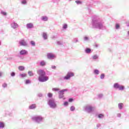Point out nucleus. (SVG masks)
Masks as SVG:
<instances>
[{"mask_svg":"<svg viewBox=\"0 0 129 129\" xmlns=\"http://www.w3.org/2000/svg\"><path fill=\"white\" fill-rule=\"evenodd\" d=\"M98 55L95 54L92 56V59L93 60H97V59H98Z\"/></svg>","mask_w":129,"mask_h":129,"instance_id":"nucleus-22","label":"nucleus"},{"mask_svg":"<svg viewBox=\"0 0 129 129\" xmlns=\"http://www.w3.org/2000/svg\"><path fill=\"white\" fill-rule=\"evenodd\" d=\"M34 27V25L33 24V23H28L26 25V28L27 29H32V28H33Z\"/></svg>","mask_w":129,"mask_h":129,"instance_id":"nucleus-14","label":"nucleus"},{"mask_svg":"<svg viewBox=\"0 0 129 129\" xmlns=\"http://www.w3.org/2000/svg\"><path fill=\"white\" fill-rule=\"evenodd\" d=\"M100 124H97V127H100Z\"/></svg>","mask_w":129,"mask_h":129,"instance_id":"nucleus-50","label":"nucleus"},{"mask_svg":"<svg viewBox=\"0 0 129 129\" xmlns=\"http://www.w3.org/2000/svg\"><path fill=\"white\" fill-rule=\"evenodd\" d=\"M4 127H5V123L0 122V128H4Z\"/></svg>","mask_w":129,"mask_h":129,"instance_id":"nucleus-25","label":"nucleus"},{"mask_svg":"<svg viewBox=\"0 0 129 129\" xmlns=\"http://www.w3.org/2000/svg\"><path fill=\"white\" fill-rule=\"evenodd\" d=\"M104 77H105V75H104V74H101V75H100L101 79H104Z\"/></svg>","mask_w":129,"mask_h":129,"instance_id":"nucleus-36","label":"nucleus"},{"mask_svg":"<svg viewBox=\"0 0 129 129\" xmlns=\"http://www.w3.org/2000/svg\"><path fill=\"white\" fill-rule=\"evenodd\" d=\"M99 3V1H98L96 2L97 4H98Z\"/></svg>","mask_w":129,"mask_h":129,"instance_id":"nucleus-52","label":"nucleus"},{"mask_svg":"<svg viewBox=\"0 0 129 129\" xmlns=\"http://www.w3.org/2000/svg\"><path fill=\"white\" fill-rule=\"evenodd\" d=\"M52 90V91H60V89L58 88H53Z\"/></svg>","mask_w":129,"mask_h":129,"instance_id":"nucleus-29","label":"nucleus"},{"mask_svg":"<svg viewBox=\"0 0 129 129\" xmlns=\"http://www.w3.org/2000/svg\"><path fill=\"white\" fill-rule=\"evenodd\" d=\"M3 74H4V73L0 72V77H2Z\"/></svg>","mask_w":129,"mask_h":129,"instance_id":"nucleus-49","label":"nucleus"},{"mask_svg":"<svg viewBox=\"0 0 129 129\" xmlns=\"http://www.w3.org/2000/svg\"><path fill=\"white\" fill-rule=\"evenodd\" d=\"M39 65L41 67H44V66H46V65H47V62L45 60H41L39 62Z\"/></svg>","mask_w":129,"mask_h":129,"instance_id":"nucleus-13","label":"nucleus"},{"mask_svg":"<svg viewBox=\"0 0 129 129\" xmlns=\"http://www.w3.org/2000/svg\"><path fill=\"white\" fill-rule=\"evenodd\" d=\"M37 96L38 97H43V94H42L41 93H39L37 94Z\"/></svg>","mask_w":129,"mask_h":129,"instance_id":"nucleus-40","label":"nucleus"},{"mask_svg":"<svg viewBox=\"0 0 129 129\" xmlns=\"http://www.w3.org/2000/svg\"><path fill=\"white\" fill-rule=\"evenodd\" d=\"M37 107L36 104H32L29 106V109H35Z\"/></svg>","mask_w":129,"mask_h":129,"instance_id":"nucleus-17","label":"nucleus"},{"mask_svg":"<svg viewBox=\"0 0 129 129\" xmlns=\"http://www.w3.org/2000/svg\"><path fill=\"white\" fill-rule=\"evenodd\" d=\"M98 97L99 98H102L103 97V94H99L98 95Z\"/></svg>","mask_w":129,"mask_h":129,"instance_id":"nucleus-39","label":"nucleus"},{"mask_svg":"<svg viewBox=\"0 0 129 129\" xmlns=\"http://www.w3.org/2000/svg\"><path fill=\"white\" fill-rule=\"evenodd\" d=\"M47 57L48 59L53 60V59H55L56 58V55L52 53H48L47 54Z\"/></svg>","mask_w":129,"mask_h":129,"instance_id":"nucleus-9","label":"nucleus"},{"mask_svg":"<svg viewBox=\"0 0 129 129\" xmlns=\"http://www.w3.org/2000/svg\"><path fill=\"white\" fill-rule=\"evenodd\" d=\"M28 75L29 76H34V73L31 71L28 72Z\"/></svg>","mask_w":129,"mask_h":129,"instance_id":"nucleus-31","label":"nucleus"},{"mask_svg":"<svg viewBox=\"0 0 129 129\" xmlns=\"http://www.w3.org/2000/svg\"><path fill=\"white\" fill-rule=\"evenodd\" d=\"M5 113L6 115H10V112L9 111H5Z\"/></svg>","mask_w":129,"mask_h":129,"instance_id":"nucleus-43","label":"nucleus"},{"mask_svg":"<svg viewBox=\"0 0 129 129\" xmlns=\"http://www.w3.org/2000/svg\"><path fill=\"white\" fill-rule=\"evenodd\" d=\"M67 27H68V25L66 24H64L62 27L63 29H67Z\"/></svg>","mask_w":129,"mask_h":129,"instance_id":"nucleus-41","label":"nucleus"},{"mask_svg":"<svg viewBox=\"0 0 129 129\" xmlns=\"http://www.w3.org/2000/svg\"><path fill=\"white\" fill-rule=\"evenodd\" d=\"M11 76L12 77H15V76H16V73H15L14 72H12L11 73Z\"/></svg>","mask_w":129,"mask_h":129,"instance_id":"nucleus-35","label":"nucleus"},{"mask_svg":"<svg viewBox=\"0 0 129 129\" xmlns=\"http://www.w3.org/2000/svg\"><path fill=\"white\" fill-rule=\"evenodd\" d=\"M42 38L44 40H47L48 39V35L45 32H43L42 35Z\"/></svg>","mask_w":129,"mask_h":129,"instance_id":"nucleus-15","label":"nucleus"},{"mask_svg":"<svg viewBox=\"0 0 129 129\" xmlns=\"http://www.w3.org/2000/svg\"><path fill=\"white\" fill-rule=\"evenodd\" d=\"M117 116L118 117H120L121 116V114L120 113H118V114H117Z\"/></svg>","mask_w":129,"mask_h":129,"instance_id":"nucleus-48","label":"nucleus"},{"mask_svg":"<svg viewBox=\"0 0 129 129\" xmlns=\"http://www.w3.org/2000/svg\"><path fill=\"white\" fill-rule=\"evenodd\" d=\"M58 45H61V42L60 41H57Z\"/></svg>","mask_w":129,"mask_h":129,"instance_id":"nucleus-51","label":"nucleus"},{"mask_svg":"<svg viewBox=\"0 0 129 129\" xmlns=\"http://www.w3.org/2000/svg\"><path fill=\"white\" fill-rule=\"evenodd\" d=\"M84 41H85V42H88V41H89V37L87 36H84Z\"/></svg>","mask_w":129,"mask_h":129,"instance_id":"nucleus-27","label":"nucleus"},{"mask_svg":"<svg viewBox=\"0 0 129 129\" xmlns=\"http://www.w3.org/2000/svg\"><path fill=\"white\" fill-rule=\"evenodd\" d=\"M115 30H119L120 29V25L118 23H116L115 24Z\"/></svg>","mask_w":129,"mask_h":129,"instance_id":"nucleus-18","label":"nucleus"},{"mask_svg":"<svg viewBox=\"0 0 129 129\" xmlns=\"http://www.w3.org/2000/svg\"><path fill=\"white\" fill-rule=\"evenodd\" d=\"M31 83V81L30 80H26L25 81V84H30Z\"/></svg>","mask_w":129,"mask_h":129,"instance_id":"nucleus-38","label":"nucleus"},{"mask_svg":"<svg viewBox=\"0 0 129 129\" xmlns=\"http://www.w3.org/2000/svg\"><path fill=\"white\" fill-rule=\"evenodd\" d=\"M69 102H72V101H73V99H72V98H70V99H69Z\"/></svg>","mask_w":129,"mask_h":129,"instance_id":"nucleus-47","label":"nucleus"},{"mask_svg":"<svg viewBox=\"0 0 129 129\" xmlns=\"http://www.w3.org/2000/svg\"><path fill=\"white\" fill-rule=\"evenodd\" d=\"M19 70H20V71H24V70H25V67H24L23 66H19L18 68Z\"/></svg>","mask_w":129,"mask_h":129,"instance_id":"nucleus-24","label":"nucleus"},{"mask_svg":"<svg viewBox=\"0 0 129 129\" xmlns=\"http://www.w3.org/2000/svg\"><path fill=\"white\" fill-rule=\"evenodd\" d=\"M73 42L76 44V43H78V42H79V39L78 38H74L73 40Z\"/></svg>","mask_w":129,"mask_h":129,"instance_id":"nucleus-23","label":"nucleus"},{"mask_svg":"<svg viewBox=\"0 0 129 129\" xmlns=\"http://www.w3.org/2000/svg\"><path fill=\"white\" fill-rule=\"evenodd\" d=\"M21 4L22 5H27V1H26V0H22L21 1Z\"/></svg>","mask_w":129,"mask_h":129,"instance_id":"nucleus-33","label":"nucleus"},{"mask_svg":"<svg viewBox=\"0 0 129 129\" xmlns=\"http://www.w3.org/2000/svg\"><path fill=\"white\" fill-rule=\"evenodd\" d=\"M11 28H12V29H14L15 30L16 29H17V28L19 27V24L16 23V22L14 21L11 23Z\"/></svg>","mask_w":129,"mask_h":129,"instance_id":"nucleus-11","label":"nucleus"},{"mask_svg":"<svg viewBox=\"0 0 129 129\" xmlns=\"http://www.w3.org/2000/svg\"><path fill=\"white\" fill-rule=\"evenodd\" d=\"M84 111H86L88 113H91L92 111H94V107L91 105H87L84 107Z\"/></svg>","mask_w":129,"mask_h":129,"instance_id":"nucleus-5","label":"nucleus"},{"mask_svg":"<svg viewBox=\"0 0 129 129\" xmlns=\"http://www.w3.org/2000/svg\"><path fill=\"white\" fill-rule=\"evenodd\" d=\"M2 45V42L0 41V46Z\"/></svg>","mask_w":129,"mask_h":129,"instance_id":"nucleus-53","label":"nucleus"},{"mask_svg":"<svg viewBox=\"0 0 129 129\" xmlns=\"http://www.w3.org/2000/svg\"><path fill=\"white\" fill-rule=\"evenodd\" d=\"M118 107L119 109H122V108L123 107V104L122 103H119L118 104Z\"/></svg>","mask_w":129,"mask_h":129,"instance_id":"nucleus-21","label":"nucleus"},{"mask_svg":"<svg viewBox=\"0 0 129 129\" xmlns=\"http://www.w3.org/2000/svg\"><path fill=\"white\" fill-rule=\"evenodd\" d=\"M56 67L55 66H51V69L56 70Z\"/></svg>","mask_w":129,"mask_h":129,"instance_id":"nucleus-46","label":"nucleus"},{"mask_svg":"<svg viewBox=\"0 0 129 129\" xmlns=\"http://www.w3.org/2000/svg\"><path fill=\"white\" fill-rule=\"evenodd\" d=\"M30 44H31V45H32L33 46H36V43H35V41H31L30 42Z\"/></svg>","mask_w":129,"mask_h":129,"instance_id":"nucleus-37","label":"nucleus"},{"mask_svg":"<svg viewBox=\"0 0 129 129\" xmlns=\"http://www.w3.org/2000/svg\"><path fill=\"white\" fill-rule=\"evenodd\" d=\"M37 74L39 75L38 80L39 82H46L49 80V78L46 76V73L43 70L37 71Z\"/></svg>","mask_w":129,"mask_h":129,"instance_id":"nucleus-2","label":"nucleus"},{"mask_svg":"<svg viewBox=\"0 0 129 129\" xmlns=\"http://www.w3.org/2000/svg\"><path fill=\"white\" fill-rule=\"evenodd\" d=\"M74 76V73L71 72H69L67 75L63 77V80H69L71 77H73Z\"/></svg>","mask_w":129,"mask_h":129,"instance_id":"nucleus-8","label":"nucleus"},{"mask_svg":"<svg viewBox=\"0 0 129 129\" xmlns=\"http://www.w3.org/2000/svg\"><path fill=\"white\" fill-rule=\"evenodd\" d=\"M19 44L20 45V46H23V47L28 46V43L24 39H22L19 41Z\"/></svg>","mask_w":129,"mask_h":129,"instance_id":"nucleus-10","label":"nucleus"},{"mask_svg":"<svg viewBox=\"0 0 129 129\" xmlns=\"http://www.w3.org/2000/svg\"><path fill=\"white\" fill-rule=\"evenodd\" d=\"M85 52L86 53V54H90V53H91V49L87 48L85 49Z\"/></svg>","mask_w":129,"mask_h":129,"instance_id":"nucleus-16","label":"nucleus"},{"mask_svg":"<svg viewBox=\"0 0 129 129\" xmlns=\"http://www.w3.org/2000/svg\"><path fill=\"white\" fill-rule=\"evenodd\" d=\"M76 3L77 5H80L81 4V2L79 1H76Z\"/></svg>","mask_w":129,"mask_h":129,"instance_id":"nucleus-45","label":"nucleus"},{"mask_svg":"<svg viewBox=\"0 0 129 129\" xmlns=\"http://www.w3.org/2000/svg\"><path fill=\"white\" fill-rule=\"evenodd\" d=\"M92 26L95 29L101 30L103 28V22L101 21V19L99 17H97L92 20Z\"/></svg>","mask_w":129,"mask_h":129,"instance_id":"nucleus-1","label":"nucleus"},{"mask_svg":"<svg viewBox=\"0 0 129 129\" xmlns=\"http://www.w3.org/2000/svg\"><path fill=\"white\" fill-rule=\"evenodd\" d=\"M47 96L49 98H52L53 97V94H52V93H48Z\"/></svg>","mask_w":129,"mask_h":129,"instance_id":"nucleus-28","label":"nucleus"},{"mask_svg":"<svg viewBox=\"0 0 129 129\" xmlns=\"http://www.w3.org/2000/svg\"><path fill=\"white\" fill-rule=\"evenodd\" d=\"M20 76L21 78H24V77H26L27 76V75L26 74H22L20 75Z\"/></svg>","mask_w":129,"mask_h":129,"instance_id":"nucleus-32","label":"nucleus"},{"mask_svg":"<svg viewBox=\"0 0 129 129\" xmlns=\"http://www.w3.org/2000/svg\"><path fill=\"white\" fill-rule=\"evenodd\" d=\"M113 87L114 89H118V90H120V91H122L124 90V89H125L124 86L119 85V84H118V83H114Z\"/></svg>","mask_w":129,"mask_h":129,"instance_id":"nucleus-6","label":"nucleus"},{"mask_svg":"<svg viewBox=\"0 0 129 129\" xmlns=\"http://www.w3.org/2000/svg\"><path fill=\"white\" fill-rule=\"evenodd\" d=\"M47 104L50 108H52L53 109H55L57 107V103H56V101H55V99L54 98L49 99Z\"/></svg>","mask_w":129,"mask_h":129,"instance_id":"nucleus-3","label":"nucleus"},{"mask_svg":"<svg viewBox=\"0 0 129 129\" xmlns=\"http://www.w3.org/2000/svg\"><path fill=\"white\" fill-rule=\"evenodd\" d=\"M70 1H72V0H70Z\"/></svg>","mask_w":129,"mask_h":129,"instance_id":"nucleus-54","label":"nucleus"},{"mask_svg":"<svg viewBox=\"0 0 129 129\" xmlns=\"http://www.w3.org/2000/svg\"><path fill=\"white\" fill-rule=\"evenodd\" d=\"M2 87H3V88H7V87H8V84L4 83L2 85Z\"/></svg>","mask_w":129,"mask_h":129,"instance_id":"nucleus-30","label":"nucleus"},{"mask_svg":"<svg viewBox=\"0 0 129 129\" xmlns=\"http://www.w3.org/2000/svg\"><path fill=\"white\" fill-rule=\"evenodd\" d=\"M41 21H43V22H47V21H48V18L47 16H42L41 17Z\"/></svg>","mask_w":129,"mask_h":129,"instance_id":"nucleus-19","label":"nucleus"},{"mask_svg":"<svg viewBox=\"0 0 129 129\" xmlns=\"http://www.w3.org/2000/svg\"><path fill=\"white\" fill-rule=\"evenodd\" d=\"M68 104H69V103L67 101L64 102L63 103V105L64 106H68Z\"/></svg>","mask_w":129,"mask_h":129,"instance_id":"nucleus-42","label":"nucleus"},{"mask_svg":"<svg viewBox=\"0 0 129 129\" xmlns=\"http://www.w3.org/2000/svg\"><path fill=\"white\" fill-rule=\"evenodd\" d=\"M98 118L102 119L104 117V115L103 114H100L98 115Z\"/></svg>","mask_w":129,"mask_h":129,"instance_id":"nucleus-26","label":"nucleus"},{"mask_svg":"<svg viewBox=\"0 0 129 129\" xmlns=\"http://www.w3.org/2000/svg\"><path fill=\"white\" fill-rule=\"evenodd\" d=\"M1 14H2V15H3V16H6L7 15V13H6V12L1 11Z\"/></svg>","mask_w":129,"mask_h":129,"instance_id":"nucleus-44","label":"nucleus"},{"mask_svg":"<svg viewBox=\"0 0 129 129\" xmlns=\"http://www.w3.org/2000/svg\"><path fill=\"white\" fill-rule=\"evenodd\" d=\"M68 91V90L67 89L61 90L58 92V98L59 99H62V100H65L66 98H65V96H64V92Z\"/></svg>","mask_w":129,"mask_h":129,"instance_id":"nucleus-7","label":"nucleus"},{"mask_svg":"<svg viewBox=\"0 0 129 129\" xmlns=\"http://www.w3.org/2000/svg\"><path fill=\"white\" fill-rule=\"evenodd\" d=\"M71 111H74L75 110V107L74 106H72L70 108Z\"/></svg>","mask_w":129,"mask_h":129,"instance_id":"nucleus-34","label":"nucleus"},{"mask_svg":"<svg viewBox=\"0 0 129 129\" xmlns=\"http://www.w3.org/2000/svg\"><path fill=\"white\" fill-rule=\"evenodd\" d=\"M20 55L21 56H24L25 55H27L28 54V51L25 50V49H22L21 50L20 52H19Z\"/></svg>","mask_w":129,"mask_h":129,"instance_id":"nucleus-12","label":"nucleus"},{"mask_svg":"<svg viewBox=\"0 0 129 129\" xmlns=\"http://www.w3.org/2000/svg\"><path fill=\"white\" fill-rule=\"evenodd\" d=\"M93 73L95 75H98L99 74V73H100V72H99V70H98L97 69H95L94 70Z\"/></svg>","mask_w":129,"mask_h":129,"instance_id":"nucleus-20","label":"nucleus"},{"mask_svg":"<svg viewBox=\"0 0 129 129\" xmlns=\"http://www.w3.org/2000/svg\"><path fill=\"white\" fill-rule=\"evenodd\" d=\"M32 120L36 123H42L44 121V118L41 115H35L32 117Z\"/></svg>","mask_w":129,"mask_h":129,"instance_id":"nucleus-4","label":"nucleus"}]
</instances>
